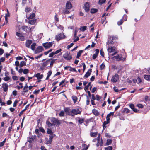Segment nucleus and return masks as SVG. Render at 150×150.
<instances>
[{
    "instance_id": "nucleus-54",
    "label": "nucleus",
    "mask_w": 150,
    "mask_h": 150,
    "mask_svg": "<svg viewBox=\"0 0 150 150\" xmlns=\"http://www.w3.org/2000/svg\"><path fill=\"white\" fill-rule=\"evenodd\" d=\"M123 23V21L122 19L120 20V21L117 22V24L119 25H120L122 24Z\"/></svg>"
},
{
    "instance_id": "nucleus-55",
    "label": "nucleus",
    "mask_w": 150,
    "mask_h": 150,
    "mask_svg": "<svg viewBox=\"0 0 150 150\" xmlns=\"http://www.w3.org/2000/svg\"><path fill=\"white\" fill-rule=\"evenodd\" d=\"M59 115L60 117L64 116V112L63 111H61L59 114Z\"/></svg>"
},
{
    "instance_id": "nucleus-19",
    "label": "nucleus",
    "mask_w": 150,
    "mask_h": 150,
    "mask_svg": "<svg viewBox=\"0 0 150 150\" xmlns=\"http://www.w3.org/2000/svg\"><path fill=\"white\" fill-rule=\"evenodd\" d=\"M115 47H110L108 49V53H110L114 52L115 51Z\"/></svg>"
},
{
    "instance_id": "nucleus-59",
    "label": "nucleus",
    "mask_w": 150,
    "mask_h": 150,
    "mask_svg": "<svg viewBox=\"0 0 150 150\" xmlns=\"http://www.w3.org/2000/svg\"><path fill=\"white\" fill-rule=\"evenodd\" d=\"M137 106L139 108H143V105L141 104H137Z\"/></svg>"
},
{
    "instance_id": "nucleus-24",
    "label": "nucleus",
    "mask_w": 150,
    "mask_h": 150,
    "mask_svg": "<svg viewBox=\"0 0 150 150\" xmlns=\"http://www.w3.org/2000/svg\"><path fill=\"white\" fill-rule=\"evenodd\" d=\"M144 77L146 80L150 81V75H144Z\"/></svg>"
},
{
    "instance_id": "nucleus-42",
    "label": "nucleus",
    "mask_w": 150,
    "mask_h": 150,
    "mask_svg": "<svg viewBox=\"0 0 150 150\" xmlns=\"http://www.w3.org/2000/svg\"><path fill=\"white\" fill-rule=\"evenodd\" d=\"M70 69H69V70L71 72H77V70L75 69V68H73L72 67H71L70 66V67H69Z\"/></svg>"
},
{
    "instance_id": "nucleus-27",
    "label": "nucleus",
    "mask_w": 150,
    "mask_h": 150,
    "mask_svg": "<svg viewBox=\"0 0 150 150\" xmlns=\"http://www.w3.org/2000/svg\"><path fill=\"white\" fill-rule=\"evenodd\" d=\"M72 98L74 102L75 103H76L77 102L78 99L77 97L74 95H73L72 96Z\"/></svg>"
},
{
    "instance_id": "nucleus-47",
    "label": "nucleus",
    "mask_w": 150,
    "mask_h": 150,
    "mask_svg": "<svg viewBox=\"0 0 150 150\" xmlns=\"http://www.w3.org/2000/svg\"><path fill=\"white\" fill-rule=\"evenodd\" d=\"M29 71L27 69H25L23 70V73L24 74H27L29 73Z\"/></svg>"
},
{
    "instance_id": "nucleus-64",
    "label": "nucleus",
    "mask_w": 150,
    "mask_h": 150,
    "mask_svg": "<svg viewBox=\"0 0 150 150\" xmlns=\"http://www.w3.org/2000/svg\"><path fill=\"white\" fill-rule=\"evenodd\" d=\"M54 54H54V52H52L49 54V57H52Z\"/></svg>"
},
{
    "instance_id": "nucleus-18",
    "label": "nucleus",
    "mask_w": 150,
    "mask_h": 150,
    "mask_svg": "<svg viewBox=\"0 0 150 150\" xmlns=\"http://www.w3.org/2000/svg\"><path fill=\"white\" fill-rule=\"evenodd\" d=\"M32 41L31 40H27L26 42L25 46L27 48H29L30 47V45L32 44Z\"/></svg>"
},
{
    "instance_id": "nucleus-39",
    "label": "nucleus",
    "mask_w": 150,
    "mask_h": 150,
    "mask_svg": "<svg viewBox=\"0 0 150 150\" xmlns=\"http://www.w3.org/2000/svg\"><path fill=\"white\" fill-rule=\"evenodd\" d=\"M36 45V43H33L31 45V49L33 50H35V46Z\"/></svg>"
},
{
    "instance_id": "nucleus-37",
    "label": "nucleus",
    "mask_w": 150,
    "mask_h": 150,
    "mask_svg": "<svg viewBox=\"0 0 150 150\" xmlns=\"http://www.w3.org/2000/svg\"><path fill=\"white\" fill-rule=\"evenodd\" d=\"M26 65V63L24 61H22L20 63V67H21L24 66H25Z\"/></svg>"
},
{
    "instance_id": "nucleus-9",
    "label": "nucleus",
    "mask_w": 150,
    "mask_h": 150,
    "mask_svg": "<svg viewBox=\"0 0 150 150\" xmlns=\"http://www.w3.org/2000/svg\"><path fill=\"white\" fill-rule=\"evenodd\" d=\"M44 49L42 46H39L36 49L35 51V54L39 53L41 52Z\"/></svg>"
},
{
    "instance_id": "nucleus-45",
    "label": "nucleus",
    "mask_w": 150,
    "mask_h": 150,
    "mask_svg": "<svg viewBox=\"0 0 150 150\" xmlns=\"http://www.w3.org/2000/svg\"><path fill=\"white\" fill-rule=\"evenodd\" d=\"M19 39L21 41H24L25 40V37L23 35H22L20 36Z\"/></svg>"
},
{
    "instance_id": "nucleus-63",
    "label": "nucleus",
    "mask_w": 150,
    "mask_h": 150,
    "mask_svg": "<svg viewBox=\"0 0 150 150\" xmlns=\"http://www.w3.org/2000/svg\"><path fill=\"white\" fill-rule=\"evenodd\" d=\"M40 130L42 133H44L45 132V130L43 129V128L42 127H40L39 128Z\"/></svg>"
},
{
    "instance_id": "nucleus-44",
    "label": "nucleus",
    "mask_w": 150,
    "mask_h": 150,
    "mask_svg": "<svg viewBox=\"0 0 150 150\" xmlns=\"http://www.w3.org/2000/svg\"><path fill=\"white\" fill-rule=\"evenodd\" d=\"M86 29V26H82L80 28V30L83 32Z\"/></svg>"
},
{
    "instance_id": "nucleus-41",
    "label": "nucleus",
    "mask_w": 150,
    "mask_h": 150,
    "mask_svg": "<svg viewBox=\"0 0 150 150\" xmlns=\"http://www.w3.org/2000/svg\"><path fill=\"white\" fill-rule=\"evenodd\" d=\"M97 134V132H91L90 133V135L92 137H96Z\"/></svg>"
},
{
    "instance_id": "nucleus-58",
    "label": "nucleus",
    "mask_w": 150,
    "mask_h": 150,
    "mask_svg": "<svg viewBox=\"0 0 150 150\" xmlns=\"http://www.w3.org/2000/svg\"><path fill=\"white\" fill-rule=\"evenodd\" d=\"M10 79V78L8 76H6L3 79L5 81H8Z\"/></svg>"
},
{
    "instance_id": "nucleus-33",
    "label": "nucleus",
    "mask_w": 150,
    "mask_h": 150,
    "mask_svg": "<svg viewBox=\"0 0 150 150\" xmlns=\"http://www.w3.org/2000/svg\"><path fill=\"white\" fill-rule=\"evenodd\" d=\"M35 16V14L34 13H33L30 15L27 18L28 19H30L33 18Z\"/></svg>"
},
{
    "instance_id": "nucleus-31",
    "label": "nucleus",
    "mask_w": 150,
    "mask_h": 150,
    "mask_svg": "<svg viewBox=\"0 0 150 150\" xmlns=\"http://www.w3.org/2000/svg\"><path fill=\"white\" fill-rule=\"evenodd\" d=\"M78 122L79 123V124L81 125L82 123L84 122V119L83 118H81L80 117H78Z\"/></svg>"
},
{
    "instance_id": "nucleus-36",
    "label": "nucleus",
    "mask_w": 150,
    "mask_h": 150,
    "mask_svg": "<svg viewBox=\"0 0 150 150\" xmlns=\"http://www.w3.org/2000/svg\"><path fill=\"white\" fill-rule=\"evenodd\" d=\"M91 85V82H90L88 83V84L84 88V89L86 92H87L86 90H88L89 87Z\"/></svg>"
},
{
    "instance_id": "nucleus-23",
    "label": "nucleus",
    "mask_w": 150,
    "mask_h": 150,
    "mask_svg": "<svg viewBox=\"0 0 150 150\" xmlns=\"http://www.w3.org/2000/svg\"><path fill=\"white\" fill-rule=\"evenodd\" d=\"M36 22V19H32L29 20L28 21V23L31 25H34Z\"/></svg>"
},
{
    "instance_id": "nucleus-60",
    "label": "nucleus",
    "mask_w": 150,
    "mask_h": 150,
    "mask_svg": "<svg viewBox=\"0 0 150 150\" xmlns=\"http://www.w3.org/2000/svg\"><path fill=\"white\" fill-rule=\"evenodd\" d=\"M90 103V100L88 98V96H87V100L86 101V104L87 105H88Z\"/></svg>"
},
{
    "instance_id": "nucleus-1",
    "label": "nucleus",
    "mask_w": 150,
    "mask_h": 150,
    "mask_svg": "<svg viewBox=\"0 0 150 150\" xmlns=\"http://www.w3.org/2000/svg\"><path fill=\"white\" fill-rule=\"evenodd\" d=\"M64 112L68 115L72 117H74L77 114H81V111L79 110V108L76 110L74 109L71 110L68 107H64Z\"/></svg>"
},
{
    "instance_id": "nucleus-5",
    "label": "nucleus",
    "mask_w": 150,
    "mask_h": 150,
    "mask_svg": "<svg viewBox=\"0 0 150 150\" xmlns=\"http://www.w3.org/2000/svg\"><path fill=\"white\" fill-rule=\"evenodd\" d=\"M113 58H115L117 61H124L126 59V57L123 58L122 54L117 55L116 56H114Z\"/></svg>"
},
{
    "instance_id": "nucleus-4",
    "label": "nucleus",
    "mask_w": 150,
    "mask_h": 150,
    "mask_svg": "<svg viewBox=\"0 0 150 150\" xmlns=\"http://www.w3.org/2000/svg\"><path fill=\"white\" fill-rule=\"evenodd\" d=\"M51 59H50L42 63V65L40 67V69L42 70H43L45 69V67L47 66L49 64L50 60Z\"/></svg>"
},
{
    "instance_id": "nucleus-38",
    "label": "nucleus",
    "mask_w": 150,
    "mask_h": 150,
    "mask_svg": "<svg viewBox=\"0 0 150 150\" xmlns=\"http://www.w3.org/2000/svg\"><path fill=\"white\" fill-rule=\"evenodd\" d=\"M47 133L48 134H50V135H53V134H54L50 128H48L47 129Z\"/></svg>"
},
{
    "instance_id": "nucleus-12",
    "label": "nucleus",
    "mask_w": 150,
    "mask_h": 150,
    "mask_svg": "<svg viewBox=\"0 0 150 150\" xmlns=\"http://www.w3.org/2000/svg\"><path fill=\"white\" fill-rule=\"evenodd\" d=\"M36 138V136L35 135L34 136L32 135L31 137H29L28 138V141L30 143H32L33 141Z\"/></svg>"
},
{
    "instance_id": "nucleus-28",
    "label": "nucleus",
    "mask_w": 150,
    "mask_h": 150,
    "mask_svg": "<svg viewBox=\"0 0 150 150\" xmlns=\"http://www.w3.org/2000/svg\"><path fill=\"white\" fill-rule=\"evenodd\" d=\"M35 132L36 134L38 135V137H39L40 135L41 134L39 130L37 128L35 129Z\"/></svg>"
},
{
    "instance_id": "nucleus-29",
    "label": "nucleus",
    "mask_w": 150,
    "mask_h": 150,
    "mask_svg": "<svg viewBox=\"0 0 150 150\" xmlns=\"http://www.w3.org/2000/svg\"><path fill=\"white\" fill-rule=\"evenodd\" d=\"M52 74V71L51 70H50L48 71V72L47 73V76L45 80H47L48 79L50 76Z\"/></svg>"
},
{
    "instance_id": "nucleus-43",
    "label": "nucleus",
    "mask_w": 150,
    "mask_h": 150,
    "mask_svg": "<svg viewBox=\"0 0 150 150\" xmlns=\"http://www.w3.org/2000/svg\"><path fill=\"white\" fill-rule=\"evenodd\" d=\"M112 141L111 139H108L107 141L106 144L107 145H110L112 143Z\"/></svg>"
},
{
    "instance_id": "nucleus-26",
    "label": "nucleus",
    "mask_w": 150,
    "mask_h": 150,
    "mask_svg": "<svg viewBox=\"0 0 150 150\" xmlns=\"http://www.w3.org/2000/svg\"><path fill=\"white\" fill-rule=\"evenodd\" d=\"M83 52V50H81L79 51V52L77 53V54L76 56V58L77 59H79V57L81 56V53Z\"/></svg>"
},
{
    "instance_id": "nucleus-20",
    "label": "nucleus",
    "mask_w": 150,
    "mask_h": 150,
    "mask_svg": "<svg viewBox=\"0 0 150 150\" xmlns=\"http://www.w3.org/2000/svg\"><path fill=\"white\" fill-rule=\"evenodd\" d=\"M92 113L94 114L96 116H98L99 115V112L97 110L93 109L92 110Z\"/></svg>"
},
{
    "instance_id": "nucleus-25",
    "label": "nucleus",
    "mask_w": 150,
    "mask_h": 150,
    "mask_svg": "<svg viewBox=\"0 0 150 150\" xmlns=\"http://www.w3.org/2000/svg\"><path fill=\"white\" fill-rule=\"evenodd\" d=\"M92 119V118H91L85 120V123H86V124H85V125L86 126H87L88 125L89 123L90 122H91V120Z\"/></svg>"
},
{
    "instance_id": "nucleus-10",
    "label": "nucleus",
    "mask_w": 150,
    "mask_h": 150,
    "mask_svg": "<svg viewBox=\"0 0 150 150\" xmlns=\"http://www.w3.org/2000/svg\"><path fill=\"white\" fill-rule=\"evenodd\" d=\"M84 8L86 12H88L89 11L90 5L88 2H86L84 5Z\"/></svg>"
},
{
    "instance_id": "nucleus-49",
    "label": "nucleus",
    "mask_w": 150,
    "mask_h": 150,
    "mask_svg": "<svg viewBox=\"0 0 150 150\" xmlns=\"http://www.w3.org/2000/svg\"><path fill=\"white\" fill-rule=\"evenodd\" d=\"M96 100L99 101L101 98V97L98 95H96Z\"/></svg>"
},
{
    "instance_id": "nucleus-32",
    "label": "nucleus",
    "mask_w": 150,
    "mask_h": 150,
    "mask_svg": "<svg viewBox=\"0 0 150 150\" xmlns=\"http://www.w3.org/2000/svg\"><path fill=\"white\" fill-rule=\"evenodd\" d=\"M69 9L66 8H65L63 11V12L64 14H68L70 13V12L68 10Z\"/></svg>"
},
{
    "instance_id": "nucleus-21",
    "label": "nucleus",
    "mask_w": 150,
    "mask_h": 150,
    "mask_svg": "<svg viewBox=\"0 0 150 150\" xmlns=\"http://www.w3.org/2000/svg\"><path fill=\"white\" fill-rule=\"evenodd\" d=\"M35 76L38 79H40L43 78V75L42 74L40 75V73H38L35 74Z\"/></svg>"
},
{
    "instance_id": "nucleus-40",
    "label": "nucleus",
    "mask_w": 150,
    "mask_h": 150,
    "mask_svg": "<svg viewBox=\"0 0 150 150\" xmlns=\"http://www.w3.org/2000/svg\"><path fill=\"white\" fill-rule=\"evenodd\" d=\"M105 66L103 63H102V64L100 66V69L101 70L105 69Z\"/></svg>"
},
{
    "instance_id": "nucleus-48",
    "label": "nucleus",
    "mask_w": 150,
    "mask_h": 150,
    "mask_svg": "<svg viewBox=\"0 0 150 150\" xmlns=\"http://www.w3.org/2000/svg\"><path fill=\"white\" fill-rule=\"evenodd\" d=\"M106 0H99L98 2L99 4L101 5L105 3Z\"/></svg>"
},
{
    "instance_id": "nucleus-51",
    "label": "nucleus",
    "mask_w": 150,
    "mask_h": 150,
    "mask_svg": "<svg viewBox=\"0 0 150 150\" xmlns=\"http://www.w3.org/2000/svg\"><path fill=\"white\" fill-rule=\"evenodd\" d=\"M31 9L30 7H27L25 8V11L26 12H29L31 11Z\"/></svg>"
},
{
    "instance_id": "nucleus-61",
    "label": "nucleus",
    "mask_w": 150,
    "mask_h": 150,
    "mask_svg": "<svg viewBox=\"0 0 150 150\" xmlns=\"http://www.w3.org/2000/svg\"><path fill=\"white\" fill-rule=\"evenodd\" d=\"M22 35V33H19L18 32H16V35L18 37H20V36H21Z\"/></svg>"
},
{
    "instance_id": "nucleus-16",
    "label": "nucleus",
    "mask_w": 150,
    "mask_h": 150,
    "mask_svg": "<svg viewBox=\"0 0 150 150\" xmlns=\"http://www.w3.org/2000/svg\"><path fill=\"white\" fill-rule=\"evenodd\" d=\"M32 0H22V4L23 5H25L26 4H32Z\"/></svg>"
},
{
    "instance_id": "nucleus-50",
    "label": "nucleus",
    "mask_w": 150,
    "mask_h": 150,
    "mask_svg": "<svg viewBox=\"0 0 150 150\" xmlns=\"http://www.w3.org/2000/svg\"><path fill=\"white\" fill-rule=\"evenodd\" d=\"M55 136V134L50 135L49 136V139L52 141L53 138Z\"/></svg>"
},
{
    "instance_id": "nucleus-35",
    "label": "nucleus",
    "mask_w": 150,
    "mask_h": 150,
    "mask_svg": "<svg viewBox=\"0 0 150 150\" xmlns=\"http://www.w3.org/2000/svg\"><path fill=\"white\" fill-rule=\"evenodd\" d=\"M28 88V86L27 85V83L26 84L25 86L23 88V90L24 91V92H27L28 91V90L27 89Z\"/></svg>"
},
{
    "instance_id": "nucleus-46",
    "label": "nucleus",
    "mask_w": 150,
    "mask_h": 150,
    "mask_svg": "<svg viewBox=\"0 0 150 150\" xmlns=\"http://www.w3.org/2000/svg\"><path fill=\"white\" fill-rule=\"evenodd\" d=\"M137 83L138 84L142 82V80L141 78L139 77H137Z\"/></svg>"
},
{
    "instance_id": "nucleus-7",
    "label": "nucleus",
    "mask_w": 150,
    "mask_h": 150,
    "mask_svg": "<svg viewBox=\"0 0 150 150\" xmlns=\"http://www.w3.org/2000/svg\"><path fill=\"white\" fill-rule=\"evenodd\" d=\"M63 57L66 60H69L72 59V57L69 53H67L63 55Z\"/></svg>"
},
{
    "instance_id": "nucleus-3",
    "label": "nucleus",
    "mask_w": 150,
    "mask_h": 150,
    "mask_svg": "<svg viewBox=\"0 0 150 150\" xmlns=\"http://www.w3.org/2000/svg\"><path fill=\"white\" fill-rule=\"evenodd\" d=\"M66 38V36L64 35L63 33H58L56 35L55 37V39L56 40L58 41L64 39Z\"/></svg>"
},
{
    "instance_id": "nucleus-30",
    "label": "nucleus",
    "mask_w": 150,
    "mask_h": 150,
    "mask_svg": "<svg viewBox=\"0 0 150 150\" xmlns=\"http://www.w3.org/2000/svg\"><path fill=\"white\" fill-rule=\"evenodd\" d=\"M51 59V60H52L50 62V63L49 66V67L51 68L53 66L54 63L55 62V61L57 60L56 59Z\"/></svg>"
},
{
    "instance_id": "nucleus-53",
    "label": "nucleus",
    "mask_w": 150,
    "mask_h": 150,
    "mask_svg": "<svg viewBox=\"0 0 150 150\" xmlns=\"http://www.w3.org/2000/svg\"><path fill=\"white\" fill-rule=\"evenodd\" d=\"M74 45V43H71L70 45L67 46V49H69L70 48H71L73 45Z\"/></svg>"
},
{
    "instance_id": "nucleus-14",
    "label": "nucleus",
    "mask_w": 150,
    "mask_h": 150,
    "mask_svg": "<svg viewBox=\"0 0 150 150\" xmlns=\"http://www.w3.org/2000/svg\"><path fill=\"white\" fill-rule=\"evenodd\" d=\"M92 72V69H89L87 72L83 76V78H87L91 75V73Z\"/></svg>"
},
{
    "instance_id": "nucleus-17",
    "label": "nucleus",
    "mask_w": 150,
    "mask_h": 150,
    "mask_svg": "<svg viewBox=\"0 0 150 150\" xmlns=\"http://www.w3.org/2000/svg\"><path fill=\"white\" fill-rule=\"evenodd\" d=\"M2 88L3 89L4 92H6L8 91V85L5 83H4L2 84Z\"/></svg>"
},
{
    "instance_id": "nucleus-57",
    "label": "nucleus",
    "mask_w": 150,
    "mask_h": 150,
    "mask_svg": "<svg viewBox=\"0 0 150 150\" xmlns=\"http://www.w3.org/2000/svg\"><path fill=\"white\" fill-rule=\"evenodd\" d=\"M40 91V90H35L33 92V93L34 94H38L39 93Z\"/></svg>"
},
{
    "instance_id": "nucleus-52",
    "label": "nucleus",
    "mask_w": 150,
    "mask_h": 150,
    "mask_svg": "<svg viewBox=\"0 0 150 150\" xmlns=\"http://www.w3.org/2000/svg\"><path fill=\"white\" fill-rule=\"evenodd\" d=\"M100 54L103 57H104V51L102 49L100 50Z\"/></svg>"
},
{
    "instance_id": "nucleus-6",
    "label": "nucleus",
    "mask_w": 150,
    "mask_h": 150,
    "mask_svg": "<svg viewBox=\"0 0 150 150\" xmlns=\"http://www.w3.org/2000/svg\"><path fill=\"white\" fill-rule=\"evenodd\" d=\"M52 42H47L42 44V45L46 49L50 48L52 46Z\"/></svg>"
},
{
    "instance_id": "nucleus-62",
    "label": "nucleus",
    "mask_w": 150,
    "mask_h": 150,
    "mask_svg": "<svg viewBox=\"0 0 150 150\" xmlns=\"http://www.w3.org/2000/svg\"><path fill=\"white\" fill-rule=\"evenodd\" d=\"M55 19L56 21L57 22L59 21V18L58 17L56 13H55Z\"/></svg>"
},
{
    "instance_id": "nucleus-2",
    "label": "nucleus",
    "mask_w": 150,
    "mask_h": 150,
    "mask_svg": "<svg viewBox=\"0 0 150 150\" xmlns=\"http://www.w3.org/2000/svg\"><path fill=\"white\" fill-rule=\"evenodd\" d=\"M46 124L50 128L53 125L59 126L61 124L60 120L54 117H50L46 122Z\"/></svg>"
},
{
    "instance_id": "nucleus-34",
    "label": "nucleus",
    "mask_w": 150,
    "mask_h": 150,
    "mask_svg": "<svg viewBox=\"0 0 150 150\" xmlns=\"http://www.w3.org/2000/svg\"><path fill=\"white\" fill-rule=\"evenodd\" d=\"M98 11V10L96 8H92L91 10V13L92 14Z\"/></svg>"
},
{
    "instance_id": "nucleus-11",
    "label": "nucleus",
    "mask_w": 150,
    "mask_h": 150,
    "mask_svg": "<svg viewBox=\"0 0 150 150\" xmlns=\"http://www.w3.org/2000/svg\"><path fill=\"white\" fill-rule=\"evenodd\" d=\"M73 6L71 3L68 1L66 4L65 8L68 9H70L72 8Z\"/></svg>"
},
{
    "instance_id": "nucleus-15",
    "label": "nucleus",
    "mask_w": 150,
    "mask_h": 150,
    "mask_svg": "<svg viewBox=\"0 0 150 150\" xmlns=\"http://www.w3.org/2000/svg\"><path fill=\"white\" fill-rule=\"evenodd\" d=\"M95 53L92 56V59H95L97 57L99 52V50L96 49L95 50Z\"/></svg>"
},
{
    "instance_id": "nucleus-22",
    "label": "nucleus",
    "mask_w": 150,
    "mask_h": 150,
    "mask_svg": "<svg viewBox=\"0 0 150 150\" xmlns=\"http://www.w3.org/2000/svg\"><path fill=\"white\" fill-rule=\"evenodd\" d=\"M130 110L127 108H125L122 111V113L124 114L125 113H128L130 112Z\"/></svg>"
},
{
    "instance_id": "nucleus-56",
    "label": "nucleus",
    "mask_w": 150,
    "mask_h": 150,
    "mask_svg": "<svg viewBox=\"0 0 150 150\" xmlns=\"http://www.w3.org/2000/svg\"><path fill=\"white\" fill-rule=\"evenodd\" d=\"M112 146H109L105 149V150H112Z\"/></svg>"
},
{
    "instance_id": "nucleus-13",
    "label": "nucleus",
    "mask_w": 150,
    "mask_h": 150,
    "mask_svg": "<svg viewBox=\"0 0 150 150\" xmlns=\"http://www.w3.org/2000/svg\"><path fill=\"white\" fill-rule=\"evenodd\" d=\"M111 36H109L108 37V41L107 42V45H109L110 44H113L114 43L113 39L112 38Z\"/></svg>"
},
{
    "instance_id": "nucleus-8",
    "label": "nucleus",
    "mask_w": 150,
    "mask_h": 150,
    "mask_svg": "<svg viewBox=\"0 0 150 150\" xmlns=\"http://www.w3.org/2000/svg\"><path fill=\"white\" fill-rule=\"evenodd\" d=\"M119 79V75L117 74H115L112 78L111 81L113 83H115Z\"/></svg>"
}]
</instances>
